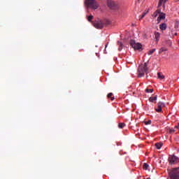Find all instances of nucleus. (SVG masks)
<instances>
[{
  "instance_id": "nucleus-8",
  "label": "nucleus",
  "mask_w": 179,
  "mask_h": 179,
  "mask_svg": "<svg viewBox=\"0 0 179 179\" xmlns=\"http://www.w3.org/2000/svg\"><path fill=\"white\" fill-rule=\"evenodd\" d=\"M163 106H164V103H163V102H159L157 103V108H155V110L157 111V113H162Z\"/></svg>"
},
{
  "instance_id": "nucleus-29",
  "label": "nucleus",
  "mask_w": 179,
  "mask_h": 179,
  "mask_svg": "<svg viewBox=\"0 0 179 179\" xmlns=\"http://www.w3.org/2000/svg\"><path fill=\"white\" fill-rule=\"evenodd\" d=\"M174 36H177V33H175V34H174Z\"/></svg>"
},
{
  "instance_id": "nucleus-18",
  "label": "nucleus",
  "mask_w": 179,
  "mask_h": 179,
  "mask_svg": "<svg viewBox=\"0 0 179 179\" xmlns=\"http://www.w3.org/2000/svg\"><path fill=\"white\" fill-rule=\"evenodd\" d=\"M147 13H148V12L143 13V15L139 16V20H142V19H143L145 17V16H146Z\"/></svg>"
},
{
  "instance_id": "nucleus-10",
  "label": "nucleus",
  "mask_w": 179,
  "mask_h": 179,
  "mask_svg": "<svg viewBox=\"0 0 179 179\" xmlns=\"http://www.w3.org/2000/svg\"><path fill=\"white\" fill-rule=\"evenodd\" d=\"M167 2V0H159L158 3V8H160L163 5L164 8L165 6V3Z\"/></svg>"
},
{
  "instance_id": "nucleus-9",
  "label": "nucleus",
  "mask_w": 179,
  "mask_h": 179,
  "mask_svg": "<svg viewBox=\"0 0 179 179\" xmlns=\"http://www.w3.org/2000/svg\"><path fill=\"white\" fill-rule=\"evenodd\" d=\"M166 19V14L164 13H160L159 17H157V21L160 22V20H163Z\"/></svg>"
},
{
  "instance_id": "nucleus-5",
  "label": "nucleus",
  "mask_w": 179,
  "mask_h": 179,
  "mask_svg": "<svg viewBox=\"0 0 179 179\" xmlns=\"http://www.w3.org/2000/svg\"><path fill=\"white\" fill-rule=\"evenodd\" d=\"M130 45L134 50H142V45L135 43V41L134 40L130 41Z\"/></svg>"
},
{
  "instance_id": "nucleus-2",
  "label": "nucleus",
  "mask_w": 179,
  "mask_h": 179,
  "mask_svg": "<svg viewBox=\"0 0 179 179\" xmlns=\"http://www.w3.org/2000/svg\"><path fill=\"white\" fill-rule=\"evenodd\" d=\"M171 179H179V168H174L169 173Z\"/></svg>"
},
{
  "instance_id": "nucleus-23",
  "label": "nucleus",
  "mask_w": 179,
  "mask_h": 179,
  "mask_svg": "<svg viewBox=\"0 0 179 179\" xmlns=\"http://www.w3.org/2000/svg\"><path fill=\"white\" fill-rule=\"evenodd\" d=\"M158 78L164 79V76L161 73H158Z\"/></svg>"
},
{
  "instance_id": "nucleus-3",
  "label": "nucleus",
  "mask_w": 179,
  "mask_h": 179,
  "mask_svg": "<svg viewBox=\"0 0 179 179\" xmlns=\"http://www.w3.org/2000/svg\"><path fill=\"white\" fill-rule=\"evenodd\" d=\"M148 71H149L148 68L143 67V64H141L138 66V78H142L145 76V73H148Z\"/></svg>"
},
{
  "instance_id": "nucleus-15",
  "label": "nucleus",
  "mask_w": 179,
  "mask_h": 179,
  "mask_svg": "<svg viewBox=\"0 0 179 179\" xmlns=\"http://www.w3.org/2000/svg\"><path fill=\"white\" fill-rule=\"evenodd\" d=\"M117 44L119 45L118 50L119 51H122V48L124 47V45L120 41L117 42Z\"/></svg>"
},
{
  "instance_id": "nucleus-1",
  "label": "nucleus",
  "mask_w": 179,
  "mask_h": 179,
  "mask_svg": "<svg viewBox=\"0 0 179 179\" xmlns=\"http://www.w3.org/2000/svg\"><path fill=\"white\" fill-rule=\"evenodd\" d=\"M85 4L90 9L96 10L99 8V3L96 0H85Z\"/></svg>"
},
{
  "instance_id": "nucleus-17",
  "label": "nucleus",
  "mask_w": 179,
  "mask_h": 179,
  "mask_svg": "<svg viewBox=\"0 0 179 179\" xmlns=\"http://www.w3.org/2000/svg\"><path fill=\"white\" fill-rule=\"evenodd\" d=\"M108 99H110V100L113 101L114 100V96H113V93L110 92L107 95Z\"/></svg>"
},
{
  "instance_id": "nucleus-4",
  "label": "nucleus",
  "mask_w": 179,
  "mask_h": 179,
  "mask_svg": "<svg viewBox=\"0 0 179 179\" xmlns=\"http://www.w3.org/2000/svg\"><path fill=\"white\" fill-rule=\"evenodd\" d=\"M92 24L95 29H103L104 27V23L101 20H96L92 22Z\"/></svg>"
},
{
  "instance_id": "nucleus-28",
  "label": "nucleus",
  "mask_w": 179,
  "mask_h": 179,
  "mask_svg": "<svg viewBox=\"0 0 179 179\" xmlns=\"http://www.w3.org/2000/svg\"><path fill=\"white\" fill-rule=\"evenodd\" d=\"M143 68H144L145 69H146V68H148V64L145 63V64H143Z\"/></svg>"
},
{
  "instance_id": "nucleus-19",
  "label": "nucleus",
  "mask_w": 179,
  "mask_h": 179,
  "mask_svg": "<svg viewBox=\"0 0 179 179\" xmlns=\"http://www.w3.org/2000/svg\"><path fill=\"white\" fill-rule=\"evenodd\" d=\"M164 51H167V48H161L159 49V54H162V52H164Z\"/></svg>"
},
{
  "instance_id": "nucleus-21",
  "label": "nucleus",
  "mask_w": 179,
  "mask_h": 179,
  "mask_svg": "<svg viewBox=\"0 0 179 179\" xmlns=\"http://www.w3.org/2000/svg\"><path fill=\"white\" fill-rule=\"evenodd\" d=\"M143 170H148L149 169V164L145 163L143 166Z\"/></svg>"
},
{
  "instance_id": "nucleus-13",
  "label": "nucleus",
  "mask_w": 179,
  "mask_h": 179,
  "mask_svg": "<svg viewBox=\"0 0 179 179\" xmlns=\"http://www.w3.org/2000/svg\"><path fill=\"white\" fill-rule=\"evenodd\" d=\"M159 29L162 31H164L167 29V24L166 23H162L159 25Z\"/></svg>"
},
{
  "instance_id": "nucleus-26",
  "label": "nucleus",
  "mask_w": 179,
  "mask_h": 179,
  "mask_svg": "<svg viewBox=\"0 0 179 179\" xmlns=\"http://www.w3.org/2000/svg\"><path fill=\"white\" fill-rule=\"evenodd\" d=\"M145 125H150L152 124V120H148L145 122Z\"/></svg>"
},
{
  "instance_id": "nucleus-22",
  "label": "nucleus",
  "mask_w": 179,
  "mask_h": 179,
  "mask_svg": "<svg viewBox=\"0 0 179 179\" xmlns=\"http://www.w3.org/2000/svg\"><path fill=\"white\" fill-rule=\"evenodd\" d=\"M156 51V49H152L148 52V55H152V54H153V52H155Z\"/></svg>"
},
{
  "instance_id": "nucleus-24",
  "label": "nucleus",
  "mask_w": 179,
  "mask_h": 179,
  "mask_svg": "<svg viewBox=\"0 0 179 179\" xmlns=\"http://www.w3.org/2000/svg\"><path fill=\"white\" fill-rule=\"evenodd\" d=\"M146 93H153V89H146Z\"/></svg>"
},
{
  "instance_id": "nucleus-7",
  "label": "nucleus",
  "mask_w": 179,
  "mask_h": 179,
  "mask_svg": "<svg viewBox=\"0 0 179 179\" xmlns=\"http://www.w3.org/2000/svg\"><path fill=\"white\" fill-rule=\"evenodd\" d=\"M170 164H176L178 161V157L176 156H171L169 159Z\"/></svg>"
},
{
  "instance_id": "nucleus-11",
  "label": "nucleus",
  "mask_w": 179,
  "mask_h": 179,
  "mask_svg": "<svg viewBox=\"0 0 179 179\" xmlns=\"http://www.w3.org/2000/svg\"><path fill=\"white\" fill-rule=\"evenodd\" d=\"M155 38L156 40V43H159V40H160V33L155 32Z\"/></svg>"
},
{
  "instance_id": "nucleus-6",
  "label": "nucleus",
  "mask_w": 179,
  "mask_h": 179,
  "mask_svg": "<svg viewBox=\"0 0 179 179\" xmlns=\"http://www.w3.org/2000/svg\"><path fill=\"white\" fill-rule=\"evenodd\" d=\"M107 5L108 6V8H110V9H117V4L115 3V2L111 1V0H108L107 1Z\"/></svg>"
},
{
  "instance_id": "nucleus-25",
  "label": "nucleus",
  "mask_w": 179,
  "mask_h": 179,
  "mask_svg": "<svg viewBox=\"0 0 179 179\" xmlns=\"http://www.w3.org/2000/svg\"><path fill=\"white\" fill-rule=\"evenodd\" d=\"M92 20H93V15L88 16L87 17L88 22H92Z\"/></svg>"
},
{
  "instance_id": "nucleus-27",
  "label": "nucleus",
  "mask_w": 179,
  "mask_h": 179,
  "mask_svg": "<svg viewBox=\"0 0 179 179\" xmlns=\"http://www.w3.org/2000/svg\"><path fill=\"white\" fill-rule=\"evenodd\" d=\"M174 132H176V130L173 129H169V134H174Z\"/></svg>"
},
{
  "instance_id": "nucleus-12",
  "label": "nucleus",
  "mask_w": 179,
  "mask_h": 179,
  "mask_svg": "<svg viewBox=\"0 0 179 179\" xmlns=\"http://www.w3.org/2000/svg\"><path fill=\"white\" fill-rule=\"evenodd\" d=\"M156 100H157V95L149 98V101H151V103H156Z\"/></svg>"
},
{
  "instance_id": "nucleus-20",
  "label": "nucleus",
  "mask_w": 179,
  "mask_h": 179,
  "mask_svg": "<svg viewBox=\"0 0 179 179\" xmlns=\"http://www.w3.org/2000/svg\"><path fill=\"white\" fill-rule=\"evenodd\" d=\"M124 127H125V123H119L118 124V128H120V129H122V128H124Z\"/></svg>"
},
{
  "instance_id": "nucleus-14",
  "label": "nucleus",
  "mask_w": 179,
  "mask_h": 179,
  "mask_svg": "<svg viewBox=\"0 0 179 179\" xmlns=\"http://www.w3.org/2000/svg\"><path fill=\"white\" fill-rule=\"evenodd\" d=\"M161 12H162V10L157 9V10L152 14L153 17H157V15H160Z\"/></svg>"
},
{
  "instance_id": "nucleus-16",
  "label": "nucleus",
  "mask_w": 179,
  "mask_h": 179,
  "mask_svg": "<svg viewBox=\"0 0 179 179\" xmlns=\"http://www.w3.org/2000/svg\"><path fill=\"white\" fill-rule=\"evenodd\" d=\"M157 149H162V146H163V143H157L155 144Z\"/></svg>"
}]
</instances>
